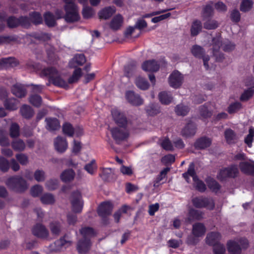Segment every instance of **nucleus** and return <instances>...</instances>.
I'll return each mask as SVG.
<instances>
[{
  "label": "nucleus",
  "mask_w": 254,
  "mask_h": 254,
  "mask_svg": "<svg viewBox=\"0 0 254 254\" xmlns=\"http://www.w3.org/2000/svg\"><path fill=\"white\" fill-rule=\"evenodd\" d=\"M219 25V22L214 19H208L203 23L204 28L208 30L215 29Z\"/></svg>",
  "instance_id": "8fccbe9b"
},
{
  "label": "nucleus",
  "mask_w": 254,
  "mask_h": 254,
  "mask_svg": "<svg viewBox=\"0 0 254 254\" xmlns=\"http://www.w3.org/2000/svg\"><path fill=\"white\" fill-rule=\"evenodd\" d=\"M5 184L10 190L16 192H23L28 188L26 180L18 175L9 178L6 181Z\"/></svg>",
  "instance_id": "f03ea898"
},
{
  "label": "nucleus",
  "mask_w": 254,
  "mask_h": 254,
  "mask_svg": "<svg viewBox=\"0 0 254 254\" xmlns=\"http://www.w3.org/2000/svg\"><path fill=\"white\" fill-rule=\"evenodd\" d=\"M184 76L178 70L174 71L169 76L168 82L170 86L174 88H178L182 84Z\"/></svg>",
  "instance_id": "9d476101"
},
{
  "label": "nucleus",
  "mask_w": 254,
  "mask_h": 254,
  "mask_svg": "<svg viewBox=\"0 0 254 254\" xmlns=\"http://www.w3.org/2000/svg\"><path fill=\"white\" fill-rule=\"evenodd\" d=\"M64 8L65 14L64 18L67 22L72 23L77 21L79 19L80 16L77 5L64 6Z\"/></svg>",
  "instance_id": "423d86ee"
},
{
  "label": "nucleus",
  "mask_w": 254,
  "mask_h": 254,
  "mask_svg": "<svg viewBox=\"0 0 254 254\" xmlns=\"http://www.w3.org/2000/svg\"><path fill=\"white\" fill-rule=\"evenodd\" d=\"M212 143L211 138L203 136L197 139L194 143V146L197 149H204L209 147Z\"/></svg>",
  "instance_id": "a211bd4d"
},
{
  "label": "nucleus",
  "mask_w": 254,
  "mask_h": 254,
  "mask_svg": "<svg viewBox=\"0 0 254 254\" xmlns=\"http://www.w3.org/2000/svg\"><path fill=\"white\" fill-rule=\"evenodd\" d=\"M235 45L228 40L223 41L222 49L225 52H230L234 50Z\"/></svg>",
  "instance_id": "bf43d9fd"
},
{
  "label": "nucleus",
  "mask_w": 254,
  "mask_h": 254,
  "mask_svg": "<svg viewBox=\"0 0 254 254\" xmlns=\"http://www.w3.org/2000/svg\"><path fill=\"white\" fill-rule=\"evenodd\" d=\"M136 70V63L131 61L129 62L124 68L125 75L127 77L132 76Z\"/></svg>",
  "instance_id": "b1692460"
},
{
  "label": "nucleus",
  "mask_w": 254,
  "mask_h": 254,
  "mask_svg": "<svg viewBox=\"0 0 254 254\" xmlns=\"http://www.w3.org/2000/svg\"><path fill=\"white\" fill-rule=\"evenodd\" d=\"M123 18L121 15H117L114 17L110 23V28L113 30H118L122 25Z\"/></svg>",
  "instance_id": "f704fd0d"
},
{
  "label": "nucleus",
  "mask_w": 254,
  "mask_h": 254,
  "mask_svg": "<svg viewBox=\"0 0 254 254\" xmlns=\"http://www.w3.org/2000/svg\"><path fill=\"white\" fill-rule=\"evenodd\" d=\"M72 210L75 213H80L82 210L83 202L80 192L77 190L73 191L70 197Z\"/></svg>",
  "instance_id": "0eeeda50"
},
{
  "label": "nucleus",
  "mask_w": 254,
  "mask_h": 254,
  "mask_svg": "<svg viewBox=\"0 0 254 254\" xmlns=\"http://www.w3.org/2000/svg\"><path fill=\"white\" fill-rule=\"evenodd\" d=\"M202 28V24L200 21L195 20L192 23L190 28V34L192 36L197 35Z\"/></svg>",
  "instance_id": "7c9ffc66"
},
{
  "label": "nucleus",
  "mask_w": 254,
  "mask_h": 254,
  "mask_svg": "<svg viewBox=\"0 0 254 254\" xmlns=\"http://www.w3.org/2000/svg\"><path fill=\"white\" fill-rule=\"evenodd\" d=\"M113 204L110 202H105L101 204L99 206L98 213L99 216L103 218L110 215L113 210Z\"/></svg>",
  "instance_id": "f8f14e48"
},
{
  "label": "nucleus",
  "mask_w": 254,
  "mask_h": 254,
  "mask_svg": "<svg viewBox=\"0 0 254 254\" xmlns=\"http://www.w3.org/2000/svg\"><path fill=\"white\" fill-rule=\"evenodd\" d=\"M213 251L214 254H224L226 251L224 245L220 242L213 245Z\"/></svg>",
  "instance_id": "774afa93"
},
{
  "label": "nucleus",
  "mask_w": 254,
  "mask_h": 254,
  "mask_svg": "<svg viewBox=\"0 0 254 254\" xmlns=\"http://www.w3.org/2000/svg\"><path fill=\"white\" fill-rule=\"evenodd\" d=\"M113 138L117 143L126 139L128 136L126 127H115L110 129Z\"/></svg>",
  "instance_id": "1a4fd4ad"
},
{
  "label": "nucleus",
  "mask_w": 254,
  "mask_h": 254,
  "mask_svg": "<svg viewBox=\"0 0 254 254\" xmlns=\"http://www.w3.org/2000/svg\"><path fill=\"white\" fill-rule=\"evenodd\" d=\"M228 251L231 254H240L242 249L248 247V240L245 238H241L237 241H229L227 242Z\"/></svg>",
  "instance_id": "7ed1b4c3"
},
{
  "label": "nucleus",
  "mask_w": 254,
  "mask_h": 254,
  "mask_svg": "<svg viewBox=\"0 0 254 254\" xmlns=\"http://www.w3.org/2000/svg\"><path fill=\"white\" fill-rule=\"evenodd\" d=\"M207 183L208 188L213 191L217 192L220 189V185L213 179H209Z\"/></svg>",
  "instance_id": "0e129e2a"
},
{
  "label": "nucleus",
  "mask_w": 254,
  "mask_h": 254,
  "mask_svg": "<svg viewBox=\"0 0 254 254\" xmlns=\"http://www.w3.org/2000/svg\"><path fill=\"white\" fill-rule=\"evenodd\" d=\"M44 19L46 24L49 27L54 26L56 20L54 15L50 12H46L44 15Z\"/></svg>",
  "instance_id": "5fc2aeb1"
},
{
  "label": "nucleus",
  "mask_w": 254,
  "mask_h": 254,
  "mask_svg": "<svg viewBox=\"0 0 254 254\" xmlns=\"http://www.w3.org/2000/svg\"><path fill=\"white\" fill-rule=\"evenodd\" d=\"M91 246L90 240L80 239L77 244V250L80 254H86Z\"/></svg>",
  "instance_id": "2eb2a0df"
},
{
  "label": "nucleus",
  "mask_w": 254,
  "mask_h": 254,
  "mask_svg": "<svg viewBox=\"0 0 254 254\" xmlns=\"http://www.w3.org/2000/svg\"><path fill=\"white\" fill-rule=\"evenodd\" d=\"M9 167V161L3 157L0 156V170L3 172H6Z\"/></svg>",
  "instance_id": "e2e57ef3"
},
{
  "label": "nucleus",
  "mask_w": 254,
  "mask_h": 254,
  "mask_svg": "<svg viewBox=\"0 0 254 254\" xmlns=\"http://www.w3.org/2000/svg\"><path fill=\"white\" fill-rule=\"evenodd\" d=\"M159 98L160 101L163 104L168 105L170 104L172 100L173 97L169 92L163 91L159 93Z\"/></svg>",
  "instance_id": "72a5a7b5"
},
{
  "label": "nucleus",
  "mask_w": 254,
  "mask_h": 254,
  "mask_svg": "<svg viewBox=\"0 0 254 254\" xmlns=\"http://www.w3.org/2000/svg\"><path fill=\"white\" fill-rule=\"evenodd\" d=\"M113 119L117 125L121 127H126L127 124V119L125 114L117 109L112 110Z\"/></svg>",
  "instance_id": "9b49d317"
},
{
  "label": "nucleus",
  "mask_w": 254,
  "mask_h": 254,
  "mask_svg": "<svg viewBox=\"0 0 254 254\" xmlns=\"http://www.w3.org/2000/svg\"><path fill=\"white\" fill-rule=\"evenodd\" d=\"M209 105V104L206 103L199 107V114L204 118H209L212 115L211 112L208 109Z\"/></svg>",
  "instance_id": "37998d69"
},
{
  "label": "nucleus",
  "mask_w": 254,
  "mask_h": 254,
  "mask_svg": "<svg viewBox=\"0 0 254 254\" xmlns=\"http://www.w3.org/2000/svg\"><path fill=\"white\" fill-rule=\"evenodd\" d=\"M220 233L217 232L208 233L205 238L206 243L209 246H213L218 243L221 239Z\"/></svg>",
  "instance_id": "f3484780"
},
{
  "label": "nucleus",
  "mask_w": 254,
  "mask_h": 254,
  "mask_svg": "<svg viewBox=\"0 0 254 254\" xmlns=\"http://www.w3.org/2000/svg\"><path fill=\"white\" fill-rule=\"evenodd\" d=\"M54 145L56 150L60 153L64 152L67 147L66 139L61 136H58L55 139Z\"/></svg>",
  "instance_id": "6ab92c4d"
},
{
  "label": "nucleus",
  "mask_w": 254,
  "mask_h": 254,
  "mask_svg": "<svg viewBox=\"0 0 254 254\" xmlns=\"http://www.w3.org/2000/svg\"><path fill=\"white\" fill-rule=\"evenodd\" d=\"M239 173V170L236 165H231L227 168L221 169L218 175L217 178L221 181L226 180L228 178H235Z\"/></svg>",
  "instance_id": "6e6552de"
},
{
  "label": "nucleus",
  "mask_w": 254,
  "mask_h": 254,
  "mask_svg": "<svg viewBox=\"0 0 254 254\" xmlns=\"http://www.w3.org/2000/svg\"><path fill=\"white\" fill-rule=\"evenodd\" d=\"M84 168L89 174L93 175L97 170L95 160L94 159L92 160L89 163L85 165Z\"/></svg>",
  "instance_id": "6e6d98bb"
},
{
  "label": "nucleus",
  "mask_w": 254,
  "mask_h": 254,
  "mask_svg": "<svg viewBox=\"0 0 254 254\" xmlns=\"http://www.w3.org/2000/svg\"><path fill=\"white\" fill-rule=\"evenodd\" d=\"M205 232L206 228L203 223L197 222L192 225V234L193 235L201 237L204 235Z\"/></svg>",
  "instance_id": "aec40b11"
},
{
  "label": "nucleus",
  "mask_w": 254,
  "mask_h": 254,
  "mask_svg": "<svg viewBox=\"0 0 254 254\" xmlns=\"http://www.w3.org/2000/svg\"><path fill=\"white\" fill-rule=\"evenodd\" d=\"M223 41L220 35H217L213 38L211 45L212 52L219 51L220 47H222Z\"/></svg>",
  "instance_id": "ea45409f"
},
{
  "label": "nucleus",
  "mask_w": 254,
  "mask_h": 254,
  "mask_svg": "<svg viewBox=\"0 0 254 254\" xmlns=\"http://www.w3.org/2000/svg\"><path fill=\"white\" fill-rule=\"evenodd\" d=\"M126 97L128 102L134 106H139L143 103V100L137 94L131 91L126 92Z\"/></svg>",
  "instance_id": "ddd939ff"
},
{
  "label": "nucleus",
  "mask_w": 254,
  "mask_h": 254,
  "mask_svg": "<svg viewBox=\"0 0 254 254\" xmlns=\"http://www.w3.org/2000/svg\"><path fill=\"white\" fill-rule=\"evenodd\" d=\"M12 93L16 97L22 98L26 94V91L23 85L20 84H15L11 88Z\"/></svg>",
  "instance_id": "5701e85b"
},
{
  "label": "nucleus",
  "mask_w": 254,
  "mask_h": 254,
  "mask_svg": "<svg viewBox=\"0 0 254 254\" xmlns=\"http://www.w3.org/2000/svg\"><path fill=\"white\" fill-rule=\"evenodd\" d=\"M45 186L49 190H55L58 188L59 181L56 179H50L46 182Z\"/></svg>",
  "instance_id": "052dcab7"
},
{
  "label": "nucleus",
  "mask_w": 254,
  "mask_h": 254,
  "mask_svg": "<svg viewBox=\"0 0 254 254\" xmlns=\"http://www.w3.org/2000/svg\"><path fill=\"white\" fill-rule=\"evenodd\" d=\"M86 62L83 54H77L69 62V66L71 68H75L77 65H81Z\"/></svg>",
  "instance_id": "4be33fe9"
},
{
  "label": "nucleus",
  "mask_w": 254,
  "mask_h": 254,
  "mask_svg": "<svg viewBox=\"0 0 254 254\" xmlns=\"http://www.w3.org/2000/svg\"><path fill=\"white\" fill-rule=\"evenodd\" d=\"M145 111L148 115L154 116L160 112L159 106L154 103H150L145 108Z\"/></svg>",
  "instance_id": "473e14b6"
},
{
  "label": "nucleus",
  "mask_w": 254,
  "mask_h": 254,
  "mask_svg": "<svg viewBox=\"0 0 254 254\" xmlns=\"http://www.w3.org/2000/svg\"><path fill=\"white\" fill-rule=\"evenodd\" d=\"M116 9L114 7L109 6L101 10L99 13L100 19H107L115 12Z\"/></svg>",
  "instance_id": "cd10ccee"
},
{
  "label": "nucleus",
  "mask_w": 254,
  "mask_h": 254,
  "mask_svg": "<svg viewBox=\"0 0 254 254\" xmlns=\"http://www.w3.org/2000/svg\"><path fill=\"white\" fill-rule=\"evenodd\" d=\"M82 75L81 69L80 68H76L74 70L73 74L68 79V82L71 84L78 81Z\"/></svg>",
  "instance_id": "603ef678"
},
{
  "label": "nucleus",
  "mask_w": 254,
  "mask_h": 254,
  "mask_svg": "<svg viewBox=\"0 0 254 254\" xmlns=\"http://www.w3.org/2000/svg\"><path fill=\"white\" fill-rule=\"evenodd\" d=\"M63 131L64 134L69 137L73 136L74 133V129L71 125L69 123H66L63 126Z\"/></svg>",
  "instance_id": "4d7b16f0"
},
{
  "label": "nucleus",
  "mask_w": 254,
  "mask_h": 254,
  "mask_svg": "<svg viewBox=\"0 0 254 254\" xmlns=\"http://www.w3.org/2000/svg\"><path fill=\"white\" fill-rule=\"evenodd\" d=\"M225 137L228 143H233L236 140V135L233 130L228 129L225 131Z\"/></svg>",
  "instance_id": "13d9d810"
},
{
  "label": "nucleus",
  "mask_w": 254,
  "mask_h": 254,
  "mask_svg": "<svg viewBox=\"0 0 254 254\" xmlns=\"http://www.w3.org/2000/svg\"><path fill=\"white\" fill-rule=\"evenodd\" d=\"M203 212L200 210L190 209L189 212L188 220L189 221L200 220L203 218Z\"/></svg>",
  "instance_id": "bb28decb"
},
{
  "label": "nucleus",
  "mask_w": 254,
  "mask_h": 254,
  "mask_svg": "<svg viewBox=\"0 0 254 254\" xmlns=\"http://www.w3.org/2000/svg\"><path fill=\"white\" fill-rule=\"evenodd\" d=\"M82 75L81 69L80 68H76L74 70L73 74L68 79V82L71 84L78 81Z\"/></svg>",
  "instance_id": "864d4df0"
},
{
  "label": "nucleus",
  "mask_w": 254,
  "mask_h": 254,
  "mask_svg": "<svg viewBox=\"0 0 254 254\" xmlns=\"http://www.w3.org/2000/svg\"><path fill=\"white\" fill-rule=\"evenodd\" d=\"M239 167L241 171L245 174H254V165L252 163L244 161L240 162Z\"/></svg>",
  "instance_id": "a878e982"
},
{
  "label": "nucleus",
  "mask_w": 254,
  "mask_h": 254,
  "mask_svg": "<svg viewBox=\"0 0 254 254\" xmlns=\"http://www.w3.org/2000/svg\"><path fill=\"white\" fill-rule=\"evenodd\" d=\"M42 98L40 95L34 94L29 97V102L33 106L38 107L42 103Z\"/></svg>",
  "instance_id": "680f3d73"
},
{
  "label": "nucleus",
  "mask_w": 254,
  "mask_h": 254,
  "mask_svg": "<svg viewBox=\"0 0 254 254\" xmlns=\"http://www.w3.org/2000/svg\"><path fill=\"white\" fill-rule=\"evenodd\" d=\"M72 241L68 235H65L59 240L56 241L49 246V250L52 252H58L63 248H66L71 245Z\"/></svg>",
  "instance_id": "20e7f679"
},
{
  "label": "nucleus",
  "mask_w": 254,
  "mask_h": 254,
  "mask_svg": "<svg viewBox=\"0 0 254 254\" xmlns=\"http://www.w3.org/2000/svg\"><path fill=\"white\" fill-rule=\"evenodd\" d=\"M21 115L26 119H30L33 117L34 111L32 108L28 105H24L20 109Z\"/></svg>",
  "instance_id": "c9c22d12"
},
{
  "label": "nucleus",
  "mask_w": 254,
  "mask_h": 254,
  "mask_svg": "<svg viewBox=\"0 0 254 254\" xmlns=\"http://www.w3.org/2000/svg\"><path fill=\"white\" fill-rule=\"evenodd\" d=\"M32 37L39 41L46 42L51 39V35L43 32H36L32 34Z\"/></svg>",
  "instance_id": "a18cd8bd"
},
{
  "label": "nucleus",
  "mask_w": 254,
  "mask_h": 254,
  "mask_svg": "<svg viewBox=\"0 0 254 254\" xmlns=\"http://www.w3.org/2000/svg\"><path fill=\"white\" fill-rule=\"evenodd\" d=\"M41 202L45 204H52L55 202L54 196L50 193H46L43 194L41 197Z\"/></svg>",
  "instance_id": "49530a36"
},
{
  "label": "nucleus",
  "mask_w": 254,
  "mask_h": 254,
  "mask_svg": "<svg viewBox=\"0 0 254 254\" xmlns=\"http://www.w3.org/2000/svg\"><path fill=\"white\" fill-rule=\"evenodd\" d=\"M191 52L195 58L201 59L205 54L204 49L201 46L195 45L191 49Z\"/></svg>",
  "instance_id": "e433bc0d"
},
{
  "label": "nucleus",
  "mask_w": 254,
  "mask_h": 254,
  "mask_svg": "<svg viewBox=\"0 0 254 254\" xmlns=\"http://www.w3.org/2000/svg\"><path fill=\"white\" fill-rule=\"evenodd\" d=\"M32 233L34 235L40 238H46L49 235V231L46 227L42 224H37L33 229Z\"/></svg>",
  "instance_id": "4468645a"
},
{
  "label": "nucleus",
  "mask_w": 254,
  "mask_h": 254,
  "mask_svg": "<svg viewBox=\"0 0 254 254\" xmlns=\"http://www.w3.org/2000/svg\"><path fill=\"white\" fill-rule=\"evenodd\" d=\"M49 228L52 234L55 236L59 235L62 230L61 224L57 221L51 222L50 224Z\"/></svg>",
  "instance_id": "58836bf2"
},
{
  "label": "nucleus",
  "mask_w": 254,
  "mask_h": 254,
  "mask_svg": "<svg viewBox=\"0 0 254 254\" xmlns=\"http://www.w3.org/2000/svg\"><path fill=\"white\" fill-rule=\"evenodd\" d=\"M75 173L71 169L64 171L61 175V179L64 182H70L73 180Z\"/></svg>",
  "instance_id": "2f4dec72"
},
{
  "label": "nucleus",
  "mask_w": 254,
  "mask_h": 254,
  "mask_svg": "<svg viewBox=\"0 0 254 254\" xmlns=\"http://www.w3.org/2000/svg\"><path fill=\"white\" fill-rule=\"evenodd\" d=\"M11 146L15 151H22L25 148V144L22 140L18 139L11 142Z\"/></svg>",
  "instance_id": "79ce46f5"
},
{
  "label": "nucleus",
  "mask_w": 254,
  "mask_h": 254,
  "mask_svg": "<svg viewBox=\"0 0 254 254\" xmlns=\"http://www.w3.org/2000/svg\"><path fill=\"white\" fill-rule=\"evenodd\" d=\"M45 121L46 122V127L48 130H55L60 127V123L56 118H46Z\"/></svg>",
  "instance_id": "393cba45"
},
{
  "label": "nucleus",
  "mask_w": 254,
  "mask_h": 254,
  "mask_svg": "<svg viewBox=\"0 0 254 254\" xmlns=\"http://www.w3.org/2000/svg\"><path fill=\"white\" fill-rule=\"evenodd\" d=\"M17 64L16 59L12 57L2 58L0 60V64L4 66H14Z\"/></svg>",
  "instance_id": "3c124183"
},
{
  "label": "nucleus",
  "mask_w": 254,
  "mask_h": 254,
  "mask_svg": "<svg viewBox=\"0 0 254 254\" xmlns=\"http://www.w3.org/2000/svg\"><path fill=\"white\" fill-rule=\"evenodd\" d=\"M196 131V127L192 122L189 123L183 129L181 132L182 135L185 137H190L193 136Z\"/></svg>",
  "instance_id": "412c9836"
},
{
  "label": "nucleus",
  "mask_w": 254,
  "mask_h": 254,
  "mask_svg": "<svg viewBox=\"0 0 254 254\" xmlns=\"http://www.w3.org/2000/svg\"><path fill=\"white\" fill-rule=\"evenodd\" d=\"M213 15V3L206 4L203 8L202 11V17L204 18H209L212 16Z\"/></svg>",
  "instance_id": "c03bdc74"
},
{
  "label": "nucleus",
  "mask_w": 254,
  "mask_h": 254,
  "mask_svg": "<svg viewBox=\"0 0 254 254\" xmlns=\"http://www.w3.org/2000/svg\"><path fill=\"white\" fill-rule=\"evenodd\" d=\"M242 104L239 102H236L231 104L228 108V112L229 114H233L239 111L242 108Z\"/></svg>",
  "instance_id": "69168bd1"
},
{
  "label": "nucleus",
  "mask_w": 254,
  "mask_h": 254,
  "mask_svg": "<svg viewBox=\"0 0 254 254\" xmlns=\"http://www.w3.org/2000/svg\"><path fill=\"white\" fill-rule=\"evenodd\" d=\"M183 177L186 179L188 183H189V177H191L194 181H196L197 177L194 170V165L193 163H191L187 172L183 174Z\"/></svg>",
  "instance_id": "c756f323"
},
{
  "label": "nucleus",
  "mask_w": 254,
  "mask_h": 254,
  "mask_svg": "<svg viewBox=\"0 0 254 254\" xmlns=\"http://www.w3.org/2000/svg\"><path fill=\"white\" fill-rule=\"evenodd\" d=\"M10 136L12 137H16L19 135V127L16 123L11 124L10 129Z\"/></svg>",
  "instance_id": "338daca9"
},
{
  "label": "nucleus",
  "mask_w": 254,
  "mask_h": 254,
  "mask_svg": "<svg viewBox=\"0 0 254 254\" xmlns=\"http://www.w3.org/2000/svg\"><path fill=\"white\" fill-rule=\"evenodd\" d=\"M170 168L167 167L160 172V174L154 181V187H157L159 186L160 182L166 177L167 173L170 171Z\"/></svg>",
  "instance_id": "a19ab883"
},
{
  "label": "nucleus",
  "mask_w": 254,
  "mask_h": 254,
  "mask_svg": "<svg viewBox=\"0 0 254 254\" xmlns=\"http://www.w3.org/2000/svg\"><path fill=\"white\" fill-rule=\"evenodd\" d=\"M175 111L178 115L185 116L189 112L190 108L183 104H180L176 106Z\"/></svg>",
  "instance_id": "4c0bfd02"
},
{
  "label": "nucleus",
  "mask_w": 254,
  "mask_h": 254,
  "mask_svg": "<svg viewBox=\"0 0 254 254\" xmlns=\"http://www.w3.org/2000/svg\"><path fill=\"white\" fill-rule=\"evenodd\" d=\"M192 203L196 208L204 207L209 210L213 209L215 206L213 200L210 197H196L192 199Z\"/></svg>",
  "instance_id": "39448f33"
},
{
  "label": "nucleus",
  "mask_w": 254,
  "mask_h": 254,
  "mask_svg": "<svg viewBox=\"0 0 254 254\" xmlns=\"http://www.w3.org/2000/svg\"><path fill=\"white\" fill-rule=\"evenodd\" d=\"M135 83L137 87L141 90H146L149 87V84L147 80L141 77H137Z\"/></svg>",
  "instance_id": "09e8293b"
},
{
  "label": "nucleus",
  "mask_w": 254,
  "mask_h": 254,
  "mask_svg": "<svg viewBox=\"0 0 254 254\" xmlns=\"http://www.w3.org/2000/svg\"><path fill=\"white\" fill-rule=\"evenodd\" d=\"M80 234L82 238L81 239L90 240V238L94 236V230L89 227L82 228L79 231Z\"/></svg>",
  "instance_id": "c85d7f7f"
},
{
  "label": "nucleus",
  "mask_w": 254,
  "mask_h": 254,
  "mask_svg": "<svg viewBox=\"0 0 254 254\" xmlns=\"http://www.w3.org/2000/svg\"><path fill=\"white\" fill-rule=\"evenodd\" d=\"M18 101L14 98L7 99L4 102V106L10 110H15L17 109V104Z\"/></svg>",
  "instance_id": "de8ad7c7"
},
{
  "label": "nucleus",
  "mask_w": 254,
  "mask_h": 254,
  "mask_svg": "<svg viewBox=\"0 0 254 254\" xmlns=\"http://www.w3.org/2000/svg\"><path fill=\"white\" fill-rule=\"evenodd\" d=\"M159 64L154 60L146 61L142 64V68L145 71L155 72L159 70Z\"/></svg>",
  "instance_id": "dca6fc26"
},
{
  "label": "nucleus",
  "mask_w": 254,
  "mask_h": 254,
  "mask_svg": "<svg viewBox=\"0 0 254 254\" xmlns=\"http://www.w3.org/2000/svg\"><path fill=\"white\" fill-rule=\"evenodd\" d=\"M41 74L42 76L48 77L50 81L56 86L62 87L67 86L66 82L61 78L59 72L54 67H49L43 69Z\"/></svg>",
  "instance_id": "f257e3e1"
}]
</instances>
